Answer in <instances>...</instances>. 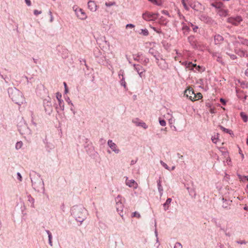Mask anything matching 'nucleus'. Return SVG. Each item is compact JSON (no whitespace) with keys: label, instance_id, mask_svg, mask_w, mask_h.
Masks as SVG:
<instances>
[{"label":"nucleus","instance_id":"nucleus-3","mask_svg":"<svg viewBox=\"0 0 248 248\" xmlns=\"http://www.w3.org/2000/svg\"><path fill=\"white\" fill-rule=\"evenodd\" d=\"M71 214L76 219L80 222H82L86 218V210L81 206H74L71 209Z\"/></svg>","mask_w":248,"mask_h":248},{"label":"nucleus","instance_id":"nucleus-48","mask_svg":"<svg viewBox=\"0 0 248 248\" xmlns=\"http://www.w3.org/2000/svg\"><path fill=\"white\" fill-rule=\"evenodd\" d=\"M188 64H189V65L191 64V65H192V66H193V67H194V66H196V64H192L191 63H189Z\"/></svg>","mask_w":248,"mask_h":248},{"label":"nucleus","instance_id":"nucleus-32","mask_svg":"<svg viewBox=\"0 0 248 248\" xmlns=\"http://www.w3.org/2000/svg\"><path fill=\"white\" fill-rule=\"evenodd\" d=\"M17 179L20 181H22V176L21 175V174L19 173V172H17Z\"/></svg>","mask_w":248,"mask_h":248},{"label":"nucleus","instance_id":"nucleus-46","mask_svg":"<svg viewBox=\"0 0 248 248\" xmlns=\"http://www.w3.org/2000/svg\"><path fill=\"white\" fill-rule=\"evenodd\" d=\"M68 100H70L69 98H68ZM68 104H71V105H73V103L71 102V101H68Z\"/></svg>","mask_w":248,"mask_h":248},{"label":"nucleus","instance_id":"nucleus-26","mask_svg":"<svg viewBox=\"0 0 248 248\" xmlns=\"http://www.w3.org/2000/svg\"><path fill=\"white\" fill-rule=\"evenodd\" d=\"M157 52L155 51L153 48H150L149 50V53L151 54L153 56Z\"/></svg>","mask_w":248,"mask_h":248},{"label":"nucleus","instance_id":"nucleus-42","mask_svg":"<svg viewBox=\"0 0 248 248\" xmlns=\"http://www.w3.org/2000/svg\"><path fill=\"white\" fill-rule=\"evenodd\" d=\"M149 62V59L148 58H145L143 61V63L145 65H146Z\"/></svg>","mask_w":248,"mask_h":248},{"label":"nucleus","instance_id":"nucleus-34","mask_svg":"<svg viewBox=\"0 0 248 248\" xmlns=\"http://www.w3.org/2000/svg\"><path fill=\"white\" fill-rule=\"evenodd\" d=\"M63 85L64 86V92H65V93H68V88L67 87L66 83L65 82H63Z\"/></svg>","mask_w":248,"mask_h":248},{"label":"nucleus","instance_id":"nucleus-18","mask_svg":"<svg viewBox=\"0 0 248 248\" xmlns=\"http://www.w3.org/2000/svg\"><path fill=\"white\" fill-rule=\"evenodd\" d=\"M157 187H158V191L160 194V196L161 197L163 195V188L161 184V181L160 180H159L157 181Z\"/></svg>","mask_w":248,"mask_h":248},{"label":"nucleus","instance_id":"nucleus-16","mask_svg":"<svg viewBox=\"0 0 248 248\" xmlns=\"http://www.w3.org/2000/svg\"><path fill=\"white\" fill-rule=\"evenodd\" d=\"M88 6L92 11H95L96 10V5L93 1L90 0L88 3Z\"/></svg>","mask_w":248,"mask_h":248},{"label":"nucleus","instance_id":"nucleus-52","mask_svg":"<svg viewBox=\"0 0 248 248\" xmlns=\"http://www.w3.org/2000/svg\"><path fill=\"white\" fill-rule=\"evenodd\" d=\"M129 63H131L130 61L128 60Z\"/></svg>","mask_w":248,"mask_h":248},{"label":"nucleus","instance_id":"nucleus-29","mask_svg":"<svg viewBox=\"0 0 248 248\" xmlns=\"http://www.w3.org/2000/svg\"><path fill=\"white\" fill-rule=\"evenodd\" d=\"M159 124L163 126H165L166 124V121L164 120H159Z\"/></svg>","mask_w":248,"mask_h":248},{"label":"nucleus","instance_id":"nucleus-12","mask_svg":"<svg viewBox=\"0 0 248 248\" xmlns=\"http://www.w3.org/2000/svg\"><path fill=\"white\" fill-rule=\"evenodd\" d=\"M108 145L109 147L116 154L120 152V150L117 148L116 144L112 141V140H109L108 141Z\"/></svg>","mask_w":248,"mask_h":248},{"label":"nucleus","instance_id":"nucleus-47","mask_svg":"<svg viewBox=\"0 0 248 248\" xmlns=\"http://www.w3.org/2000/svg\"><path fill=\"white\" fill-rule=\"evenodd\" d=\"M175 166H172V168L171 169H170V171L172 170H174L175 169Z\"/></svg>","mask_w":248,"mask_h":248},{"label":"nucleus","instance_id":"nucleus-6","mask_svg":"<svg viewBox=\"0 0 248 248\" xmlns=\"http://www.w3.org/2000/svg\"><path fill=\"white\" fill-rule=\"evenodd\" d=\"M159 14L158 13H151L146 12L142 14V18L147 21H155L158 17Z\"/></svg>","mask_w":248,"mask_h":248},{"label":"nucleus","instance_id":"nucleus-51","mask_svg":"<svg viewBox=\"0 0 248 248\" xmlns=\"http://www.w3.org/2000/svg\"><path fill=\"white\" fill-rule=\"evenodd\" d=\"M198 67H199V68H201V67H200V65H199V66H198Z\"/></svg>","mask_w":248,"mask_h":248},{"label":"nucleus","instance_id":"nucleus-8","mask_svg":"<svg viewBox=\"0 0 248 248\" xmlns=\"http://www.w3.org/2000/svg\"><path fill=\"white\" fill-rule=\"evenodd\" d=\"M74 11L75 12L78 18L81 19H85L87 17V16L84 11L76 6L73 7Z\"/></svg>","mask_w":248,"mask_h":248},{"label":"nucleus","instance_id":"nucleus-15","mask_svg":"<svg viewBox=\"0 0 248 248\" xmlns=\"http://www.w3.org/2000/svg\"><path fill=\"white\" fill-rule=\"evenodd\" d=\"M132 122L134 123L137 126H141L144 129H146L148 128V126L146 124L143 122H139L138 119H134L132 121Z\"/></svg>","mask_w":248,"mask_h":248},{"label":"nucleus","instance_id":"nucleus-20","mask_svg":"<svg viewBox=\"0 0 248 248\" xmlns=\"http://www.w3.org/2000/svg\"><path fill=\"white\" fill-rule=\"evenodd\" d=\"M171 202V198H168L166 200V202L163 204V206H164V210H166L168 209L169 207V205L170 204Z\"/></svg>","mask_w":248,"mask_h":248},{"label":"nucleus","instance_id":"nucleus-35","mask_svg":"<svg viewBox=\"0 0 248 248\" xmlns=\"http://www.w3.org/2000/svg\"><path fill=\"white\" fill-rule=\"evenodd\" d=\"M62 97L61 94L59 93H57L56 95V98L58 99V101H59V100H62L61 98Z\"/></svg>","mask_w":248,"mask_h":248},{"label":"nucleus","instance_id":"nucleus-2","mask_svg":"<svg viewBox=\"0 0 248 248\" xmlns=\"http://www.w3.org/2000/svg\"><path fill=\"white\" fill-rule=\"evenodd\" d=\"M34 189L38 192L45 190L44 182L40 175L35 172H32L30 175Z\"/></svg>","mask_w":248,"mask_h":248},{"label":"nucleus","instance_id":"nucleus-4","mask_svg":"<svg viewBox=\"0 0 248 248\" xmlns=\"http://www.w3.org/2000/svg\"><path fill=\"white\" fill-rule=\"evenodd\" d=\"M184 96L188 98L191 101L202 99V93H198L196 94L193 89L190 87L185 91Z\"/></svg>","mask_w":248,"mask_h":248},{"label":"nucleus","instance_id":"nucleus-19","mask_svg":"<svg viewBox=\"0 0 248 248\" xmlns=\"http://www.w3.org/2000/svg\"><path fill=\"white\" fill-rule=\"evenodd\" d=\"M46 233L48 235L49 244L50 245V246H53L52 241V236L51 233L48 230H46Z\"/></svg>","mask_w":248,"mask_h":248},{"label":"nucleus","instance_id":"nucleus-9","mask_svg":"<svg viewBox=\"0 0 248 248\" xmlns=\"http://www.w3.org/2000/svg\"><path fill=\"white\" fill-rule=\"evenodd\" d=\"M133 65L134 70L138 73L140 78L144 76V73L145 72V70L141 65L136 64H134Z\"/></svg>","mask_w":248,"mask_h":248},{"label":"nucleus","instance_id":"nucleus-45","mask_svg":"<svg viewBox=\"0 0 248 248\" xmlns=\"http://www.w3.org/2000/svg\"><path fill=\"white\" fill-rule=\"evenodd\" d=\"M135 163H136V161H134V160H132V161H131V165H133V164H134Z\"/></svg>","mask_w":248,"mask_h":248},{"label":"nucleus","instance_id":"nucleus-7","mask_svg":"<svg viewBox=\"0 0 248 248\" xmlns=\"http://www.w3.org/2000/svg\"><path fill=\"white\" fill-rule=\"evenodd\" d=\"M18 131L20 134L24 136L31 134V131L27 126V125L23 123L21 125L18 126Z\"/></svg>","mask_w":248,"mask_h":248},{"label":"nucleus","instance_id":"nucleus-40","mask_svg":"<svg viewBox=\"0 0 248 248\" xmlns=\"http://www.w3.org/2000/svg\"><path fill=\"white\" fill-rule=\"evenodd\" d=\"M182 4H183V6H184L185 8L186 9H188V7L187 6L186 2H185V0H182Z\"/></svg>","mask_w":248,"mask_h":248},{"label":"nucleus","instance_id":"nucleus-31","mask_svg":"<svg viewBox=\"0 0 248 248\" xmlns=\"http://www.w3.org/2000/svg\"><path fill=\"white\" fill-rule=\"evenodd\" d=\"M48 14H49V15L50 16V22H52L53 21V16H52V12L50 11H49Z\"/></svg>","mask_w":248,"mask_h":248},{"label":"nucleus","instance_id":"nucleus-41","mask_svg":"<svg viewBox=\"0 0 248 248\" xmlns=\"http://www.w3.org/2000/svg\"><path fill=\"white\" fill-rule=\"evenodd\" d=\"M162 13L164 14V15H166L169 16H170V14L169 13H168V12L167 11H166V10H163L162 11Z\"/></svg>","mask_w":248,"mask_h":248},{"label":"nucleus","instance_id":"nucleus-49","mask_svg":"<svg viewBox=\"0 0 248 248\" xmlns=\"http://www.w3.org/2000/svg\"><path fill=\"white\" fill-rule=\"evenodd\" d=\"M166 128H165V129H161V130H162H162L165 131V130H166Z\"/></svg>","mask_w":248,"mask_h":248},{"label":"nucleus","instance_id":"nucleus-1","mask_svg":"<svg viewBox=\"0 0 248 248\" xmlns=\"http://www.w3.org/2000/svg\"><path fill=\"white\" fill-rule=\"evenodd\" d=\"M9 97L15 103L21 105L25 101L22 93L16 88H9L8 89Z\"/></svg>","mask_w":248,"mask_h":248},{"label":"nucleus","instance_id":"nucleus-39","mask_svg":"<svg viewBox=\"0 0 248 248\" xmlns=\"http://www.w3.org/2000/svg\"><path fill=\"white\" fill-rule=\"evenodd\" d=\"M25 1L28 6H30L31 5V1L30 0H25Z\"/></svg>","mask_w":248,"mask_h":248},{"label":"nucleus","instance_id":"nucleus-43","mask_svg":"<svg viewBox=\"0 0 248 248\" xmlns=\"http://www.w3.org/2000/svg\"><path fill=\"white\" fill-rule=\"evenodd\" d=\"M174 120H173V119L170 118V119H169V123H170V124H171L173 123H174Z\"/></svg>","mask_w":248,"mask_h":248},{"label":"nucleus","instance_id":"nucleus-23","mask_svg":"<svg viewBox=\"0 0 248 248\" xmlns=\"http://www.w3.org/2000/svg\"><path fill=\"white\" fill-rule=\"evenodd\" d=\"M155 237H156V242L157 243H158V245L157 246V248H158L159 245H160V244L159 243V241H158V233H157V230L156 229H155Z\"/></svg>","mask_w":248,"mask_h":248},{"label":"nucleus","instance_id":"nucleus-25","mask_svg":"<svg viewBox=\"0 0 248 248\" xmlns=\"http://www.w3.org/2000/svg\"><path fill=\"white\" fill-rule=\"evenodd\" d=\"M22 142L21 141H20V142H17L16 143V149H20L22 146Z\"/></svg>","mask_w":248,"mask_h":248},{"label":"nucleus","instance_id":"nucleus-28","mask_svg":"<svg viewBox=\"0 0 248 248\" xmlns=\"http://www.w3.org/2000/svg\"><path fill=\"white\" fill-rule=\"evenodd\" d=\"M174 248H182V246L181 243L177 242L175 243Z\"/></svg>","mask_w":248,"mask_h":248},{"label":"nucleus","instance_id":"nucleus-17","mask_svg":"<svg viewBox=\"0 0 248 248\" xmlns=\"http://www.w3.org/2000/svg\"><path fill=\"white\" fill-rule=\"evenodd\" d=\"M58 103L59 105L56 107L57 111L58 112L59 110H63L64 109V104L63 101L62 100H59Z\"/></svg>","mask_w":248,"mask_h":248},{"label":"nucleus","instance_id":"nucleus-14","mask_svg":"<svg viewBox=\"0 0 248 248\" xmlns=\"http://www.w3.org/2000/svg\"><path fill=\"white\" fill-rule=\"evenodd\" d=\"M118 76L120 79V84L125 89L126 88V82L124 78V71L123 70H120L119 72Z\"/></svg>","mask_w":248,"mask_h":248},{"label":"nucleus","instance_id":"nucleus-27","mask_svg":"<svg viewBox=\"0 0 248 248\" xmlns=\"http://www.w3.org/2000/svg\"><path fill=\"white\" fill-rule=\"evenodd\" d=\"M115 4L116 3L115 2H106L105 4L107 7H110L112 5H115Z\"/></svg>","mask_w":248,"mask_h":248},{"label":"nucleus","instance_id":"nucleus-10","mask_svg":"<svg viewBox=\"0 0 248 248\" xmlns=\"http://www.w3.org/2000/svg\"><path fill=\"white\" fill-rule=\"evenodd\" d=\"M156 63L161 70H166L168 68V64L163 57Z\"/></svg>","mask_w":248,"mask_h":248},{"label":"nucleus","instance_id":"nucleus-36","mask_svg":"<svg viewBox=\"0 0 248 248\" xmlns=\"http://www.w3.org/2000/svg\"><path fill=\"white\" fill-rule=\"evenodd\" d=\"M187 189L188 190V191L190 195H192V194L193 193L194 195L195 196V194L194 193L195 192L194 191V190L192 189H190V190H189V188L188 187H187Z\"/></svg>","mask_w":248,"mask_h":248},{"label":"nucleus","instance_id":"nucleus-37","mask_svg":"<svg viewBox=\"0 0 248 248\" xmlns=\"http://www.w3.org/2000/svg\"><path fill=\"white\" fill-rule=\"evenodd\" d=\"M135 27V26L132 24H128L126 26V28H133Z\"/></svg>","mask_w":248,"mask_h":248},{"label":"nucleus","instance_id":"nucleus-21","mask_svg":"<svg viewBox=\"0 0 248 248\" xmlns=\"http://www.w3.org/2000/svg\"><path fill=\"white\" fill-rule=\"evenodd\" d=\"M153 57L155 59L156 62H157L163 57V56L157 52Z\"/></svg>","mask_w":248,"mask_h":248},{"label":"nucleus","instance_id":"nucleus-38","mask_svg":"<svg viewBox=\"0 0 248 248\" xmlns=\"http://www.w3.org/2000/svg\"><path fill=\"white\" fill-rule=\"evenodd\" d=\"M140 56V55L138 54L137 56H136L135 55H133V59L135 61H139V60L138 58Z\"/></svg>","mask_w":248,"mask_h":248},{"label":"nucleus","instance_id":"nucleus-53","mask_svg":"<svg viewBox=\"0 0 248 248\" xmlns=\"http://www.w3.org/2000/svg\"><path fill=\"white\" fill-rule=\"evenodd\" d=\"M109 153H110V152L109 151H108Z\"/></svg>","mask_w":248,"mask_h":248},{"label":"nucleus","instance_id":"nucleus-50","mask_svg":"<svg viewBox=\"0 0 248 248\" xmlns=\"http://www.w3.org/2000/svg\"><path fill=\"white\" fill-rule=\"evenodd\" d=\"M155 227L156 228V223L155 222Z\"/></svg>","mask_w":248,"mask_h":248},{"label":"nucleus","instance_id":"nucleus-13","mask_svg":"<svg viewBox=\"0 0 248 248\" xmlns=\"http://www.w3.org/2000/svg\"><path fill=\"white\" fill-rule=\"evenodd\" d=\"M125 184L129 187L133 188L134 189H136L138 187L137 182L133 179L128 180V177L126 178Z\"/></svg>","mask_w":248,"mask_h":248},{"label":"nucleus","instance_id":"nucleus-44","mask_svg":"<svg viewBox=\"0 0 248 248\" xmlns=\"http://www.w3.org/2000/svg\"><path fill=\"white\" fill-rule=\"evenodd\" d=\"M198 27L197 26H195L193 28V30L194 32H196Z\"/></svg>","mask_w":248,"mask_h":248},{"label":"nucleus","instance_id":"nucleus-33","mask_svg":"<svg viewBox=\"0 0 248 248\" xmlns=\"http://www.w3.org/2000/svg\"><path fill=\"white\" fill-rule=\"evenodd\" d=\"M33 13L36 16H37L39 14H41L42 13V11H38L37 10H34L33 11Z\"/></svg>","mask_w":248,"mask_h":248},{"label":"nucleus","instance_id":"nucleus-22","mask_svg":"<svg viewBox=\"0 0 248 248\" xmlns=\"http://www.w3.org/2000/svg\"><path fill=\"white\" fill-rule=\"evenodd\" d=\"M160 163L162 165V166L163 167H164L166 169H167V170H168L169 171H170V167L167 165V164L166 163H165L162 160L160 161Z\"/></svg>","mask_w":248,"mask_h":248},{"label":"nucleus","instance_id":"nucleus-5","mask_svg":"<svg viewBox=\"0 0 248 248\" xmlns=\"http://www.w3.org/2000/svg\"><path fill=\"white\" fill-rule=\"evenodd\" d=\"M122 197L120 195H118L115 198L116 202V208L120 216L122 217L124 216L123 209L124 205L121 202Z\"/></svg>","mask_w":248,"mask_h":248},{"label":"nucleus","instance_id":"nucleus-30","mask_svg":"<svg viewBox=\"0 0 248 248\" xmlns=\"http://www.w3.org/2000/svg\"><path fill=\"white\" fill-rule=\"evenodd\" d=\"M133 217H137L138 218L140 217V215L139 213H137V212H135L133 213Z\"/></svg>","mask_w":248,"mask_h":248},{"label":"nucleus","instance_id":"nucleus-24","mask_svg":"<svg viewBox=\"0 0 248 248\" xmlns=\"http://www.w3.org/2000/svg\"><path fill=\"white\" fill-rule=\"evenodd\" d=\"M141 33L144 36H147L149 34V32L147 29H142Z\"/></svg>","mask_w":248,"mask_h":248},{"label":"nucleus","instance_id":"nucleus-11","mask_svg":"<svg viewBox=\"0 0 248 248\" xmlns=\"http://www.w3.org/2000/svg\"><path fill=\"white\" fill-rule=\"evenodd\" d=\"M44 105L46 112L48 114H51L52 112V107L51 102L45 100L44 102Z\"/></svg>","mask_w":248,"mask_h":248}]
</instances>
